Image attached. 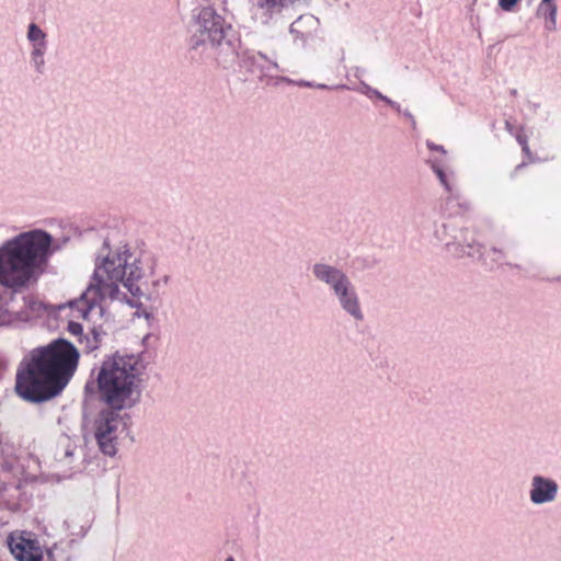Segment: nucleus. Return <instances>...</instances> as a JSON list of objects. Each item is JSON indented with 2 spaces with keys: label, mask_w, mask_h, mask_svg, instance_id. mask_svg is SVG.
Listing matches in <instances>:
<instances>
[{
  "label": "nucleus",
  "mask_w": 561,
  "mask_h": 561,
  "mask_svg": "<svg viewBox=\"0 0 561 561\" xmlns=\"http://www.w3.org/2000/svg\"><path fill=\"white\" fill-rule=\"evenodd\" d=\"M144 355L145 351L134 354L119 350L105 355L84 385V401L96 397L103 404L92 428L100 451L107 457L117 454L119 424L126 427L130 420L128 413L122 412L135 408L141 400V375L147 367Z\"/></svg>",
  "instance_id": "obj_1"
},
{
  "label": "nucleus",
  "mask_w": 561,
  "mask_h": 561,
  "mask_svg": "<svg viewBox=\"0 0 561 561\" xmlns=\"http://www.w3.org/2000/svg\"><path fill=\"white\" fill-rule=\"evenodd\" d=\"M79 360V350L65 337L33 348L19 364L16 394L33 404L59 397L75 376Z\"/></svg>",
  "instance_id": "obj_2"
},
{
  "label": "nucleus",
  "mask_w": 561,
  "mask_h": 561,
  "mask_svg": "<svg viewBox=\"0 0 561 561\" xmlns=\"http://www.w3.org/2000/svg\"><path fill=\"white\" fill-rule=\"evenodd\" d=\"M69 238L55 239L43 229H32L5 240L0 245V286L9 290V298L22 293L46 272L50 257L60 251Z\"/></svg>",
  "instance_id": "obj_3"
},
{
  "label": "nucleus",
  "mask_w": 561,
  "mask_h": 561,
  "mask_svg": "<svg viewBox=\"0 0 561 561\" xmlns=\"http://www.w3.org/2000/svg\"><path fill=\"white\" fill-rule=\"evenodd\" d=\"M241 36L227 19L214 7L207 5L194 15L193 33L188 39V54L192 60L202 61L211 49L217 65L225 64L232 57L230 48Z\"/></svg>",
  "instance_id": "obj_4"
},
{
  "label": "nucleus",
  "mask_w": 561,
  "mask_h": 561,
  "mask_svg": "<svg viewBox=\"0 0 561 561\" xmlns=\"http://www.w3.org/2000/svg\"><path fill=\"white\" fill-rule=\"evenodd\" d=\"M102 265L110 268L107 272L108 280H121L123 286L129 291L131 298L126 294L123 295V300L134 309L142 307L139 300L145 293L142 285H147L142 279L146 276L142 262V253L131 252L128 244L119 247L116 251H112L108 239L103 241L101 248Z\"/></svg>",
  "instance_id": "obj_5"
},
{
  "label": "nucleus",
  "mask_w": 561,
  "mask_h": 561,
  "mask_svg": "<svg viewBox=\"0 0 561 561\" xmlns=\"http://www.w3.org/2000/svg\"><path fill=\"white\" fill-rule=\"evenodd\" d=\"M230 50L232 55V57H229L230 60L226 64L224 61L218 64L222 69L232 70L234 72L239 71L255 77L261 83L266 85H278L279 82H291L289 78L275 76L274 72L279 71L278 64L261 51L244 47L241 42V36Z\"/></svg>",
  "instance_id": "obj_6"
},
{
  "label": "nucleus",
  "mask_w": 561,
  "mask_h": 561,
  "mask_svg": "<svg viewBox=\"0 0 561 561\" xmlns=\"http://www.w3.org/2000/svg\"><path fill=\"white\" fill-rule=\"evenodd\" d=\"M102 265V253L101 251L96 254L95 257V268L92 274L91 282L85 290L80 295L79 298L72 299L68 302L70 308H77L80 312L82 319L87 320L90 312L94 308H99L100 316L103 317L105 313V308L101 304V301L108 297L112 300L116 299L119 294V280H110L106 282L101 272L107 277V272L110 268Z\"/></svg>",
  "instance_id": "obj_7"
},
{
  "label": "nucleus",
  "mask_w": 561,
  "mask_h": 561,
  "mask_svg": "<svg viewBox=\"0 0 561 561\" xmlns=\"http://www.w3.org/2000/svg\"><path fill=\"white\" fill-rule=\"evenodd\" d=\"M468 232H469V230L467 228L461 229L459 232V236H454L453 241L446 242L447 250L449 252H454L459 257H462L466 255V256H469L472 259L483 260V264L490 271H494L503 264H505L510 267L520 268V265H518V264H512L508 262H504L503 260L505 257V254L501 249H499L496 247H493L491 249L492 253L494 254V257H492L490 261H488L486 259H483V253H482L483 245L481 243H478L473 238L469 239L467 236Z\"/></svg>",
  "instance_id": "obj_8"
},
{
  "label": "nucleus",
  "mask_w": 561,
  "mask_h": 561,
  "mask_svg": "<svg viewBox=\"0 0 561 561\" xmlns=\"http://www.w3.org/2000/svg\"><path fill=\"white\" fill-rule=\"evenodd\" d=\"M300 0H250L252 18L263 26H276L291 19Z\"/></svg>",
  "instance_id": "obj_9"
},
{
  "label": "nucleus",
  "mask_w": 561,
  "mask_h": 561,
  "mask_svg": "<svg viewBox=\"0 0 561 561\" xmlns=\"http://www.w3.org/2000/svg\"><path fill=\"white\" fill-rule=\"evenodd\" d=\"M332 291L336 297L340 307L345 313L352 317L355 321L364 320V313L360 307L358 294L350 278H346Z\"/></svg>",
  "instance_id": "obj_10"
},
{
  "label": "nucleus",
  "mask_w": 561,
  "mask_h": 561,
  "mask_svg": "<svg viewBox=\"0 0 561 561\" xmlns=\"http://www.w3.org/2000/svg\"><path fill=\"white\" fill-rule=\"evenodd\" d=\"M320 32V20L312 14L299 15L290 25L289 33L294 42H300L302 46L314 41Z\"/></svg>",
  "instance_id": "obj_11"
},
{
  "label": "nucleus",
  "mask_w": 561,
  "mask_h": 561,
  "mask_svg": "<svg viewBox=\"0 0 561 561\" xmlns=\"http://www.w3.org/2000/svg\"><path fill=\"white\" fill-rule=\"evenodd\" d=\"M558 491L559 485L556 480L536 474L531 478L529 499L535 505L551 503L556 500Z\"/></svg>",
  "instance_id": "obj_12"
},
{
  "label": "nucleus",
  "mask_w": 561,
  "mask_h": 561,
  "mask_svg": "<svg viewBox=\"0 0 561 561\" xmlns=\"http://www.w3.org/2000/svg\"><path fill=\"white\" fill-rule=\"evenodd\" d=\"M427 163L431 165L432 171L435 173L437 179L439 180V183L444 186L445 191L449 194L446 198V204L451 205L456 203L459 208H461L463 211L468 210L470 205L468 202L462 199L459 191L454 190L449 179L448 174L444 169V165L440 160L438 159H428Z\"/></svg>",
  "instance_id": "obj_13"
},
{
  "label": "nucleus",
  "mask_w": 561,
  "mask_h": 561,
  "mask_svg": "<svg viewBox=\"0 0 561 561\" xmlns=\"http://www.w3.org/2000/svg\"><path fill=\"white\" fill-rule=\"evenodd\" d=\"M312 274L318 280L327 284L331 290L348 278L342 270L325 263L313 264Z\"/></svg>",
  "instance_id": "obj_14"
},
{
  "label": "nucleus",
  "mask_w": 561,
  "mask_h": 561,
  "mask_svg": "<svg viewBox=\"0 0 561 561\" xmlns=\"http://www.w3.org/2000/svg\"><path fill=\"white\" fill-rule=\"evenodd\" d=\"M557 13L556 0H541L536 10L537 18L545 20V28L549 32L557 30Z\"/></svg>",
  "instance_id": "obj_15"
},
{
  "label": "nucleus",
  "mask_w": 561,
  "mask_h": 561,
  "mask_svg": "<svg viewBox=\"0 0 561 561\" xmlns=\"http://www.w3.org/2000/svg\"><path fill=\"white\" fill-rule=\"evenodd\" d=\"M106 335L107 333L103 329V325H93L89 333H84L82 339H78V342L83 345V352L90 354L101 347L103 339Z\"/></svg>",
  "instance_id": "obj_16"
},
{
  "label": "nucleus",
  "mask_w": 561,
  "mask_h": 561,
  "mask_svg": "<svg viewBox=\"0 0 561 561\" xmlns=\"http://www.w3.org/2000/svg\"><path fill=\"white\" fill-rule=\"evenodd\" d=\"M19 466V460L14 454V447L0 439V470L12 473Z\"/></svg>",
  "instance_id": "obj_17"
},
{
  "label": "nucleus",
  "mask_w": 561,
  "mask_h": 561,
  "mask_svg": "<svg viewBox=\"0 0 561 561\" xmlns=\"http://www.w3.org/2000/svg\"><path fill=\"white\" fill-rule=\"evenodd\" d=\"M41 547L36 540L22 539L20 542L11 546V552L18 561H26L30 559Z\"/></svg>",
  "instance_id": "obj_18"
},
{
  "label": "nucleus",
  "mask_w": 561,
  "mask_h": 561,
  "mask_svg": "<svg viewBox=\"0 0 561 561\" xmlns=\"http://www.w3.org/2000/svg\"><path fill=\"white\" fill-rule=\"evenodd\" d=\"M379 264V260L375 255H357L350 262L353 272L360 273L373 270Z\"/></svg>",
  "instance_id": "obj_19"
},
{
  "label": "nucleus",
  "mask_w": 561,
  "mask_h": 561,
  "mask_svg": "<svg viewBox=\"0 0 561 561\" xmlns=\"http://www.w3.org/2000/svg\"><path fill=\"white\" fill-rule=\"evenodd\" d=\"M47 50V45L37 44V46H32L31 51V62L34 67V70L38 75H43L45 71V53Z\"/></svg>",
  "instance_id": "obj_20"
},
{
  "label": "nucleus",
  "mask_w": 561,
  "mask_h": 561,
  "mask_svg": "<svg viewBox=\"0 0 561 561\" xmlns=\"http://www.w3.org/2000/svg\"><path fill=\"white\" fill-rule=\"evenodd\" d=\"M26 37L32 46L48 45L47 34L34 22L28 24Z\"/></svg>",
  "instance_id": "obj_21"
},
{
  "label": "nucleus",
  "mask_w": 561,
  "mask_h": 561,
  "mask_svg": "<svg viewBox=\"0 0 561 561\" xmlns=\"http://www.w3.org/2000/svg\"><path fill=\"white\" fill-rule=\"evenodd\" d=\"M360 92L364 93L369 99L376 98L383 102L387 95L382 94L379 90L370 87L369 84L362 82L360 83Z\"/></svg>",
  "instance_id": "obj_22"
},
{
  "label": "nucleus",
  "mask_w": 561,
  "mask_h": 561,
  "mask_svg": "<svg viewBox=\"0 0 561 561\" xmlns=\"http://www.w3.org/2000/svg\"><path fill=\"white\" fill-rule=\"evenodd\" d=\"M535 0H528V3H533ZM520 0H497V5L504 12H514Z\"/></svg>",
  "instance_id": "obj_23"
},
{
  "label": "nucleus",
  "mask_w": 561,
  "mask_h": 561,
  "mask_svg": "<svg viewBox=\"0 0 561 561\" xmlns=\"http://www.w3.org/2000/svg\"><path fill=\"white\" fill-rule=\"evenodd\" d=\"M67 331L70 334L78 336V339H82V335H84L83 325L77 321H69L67 325Z\"/></svg>",
  "instance_id": "obj_24"
},
{
  "label": "nucleus",
  "mask_w": 561,
  "mask_h": 561,
  "mask_svg": "<svg viewBox=\"0 0 561 561\" xmlns=\"http://www.w3.org/2000/svg\"><path fill=\"white\" fill-rule=\"evenodd\" d=\"M515 139L516 141L518 142V145L520 147H524V146H527L528 145V137L527 135L524 133V127L523 126H519L518 127V130H516L515 133Z\"/></svg>",
  "instance_id": "obj_25"
},
{
  "label": "nucleus",
  "mask_w": 561,
  "mask_h": 561,
  "mask_svg": "<svg viewBox=\"0 0 561 561\" xmlns=\"http://www.w3.org/2000/svg\"><path fill=\"white\" fill-rule=\"evenodd\" d=\"M148 263V271H149V275H154L156 273V267H157V264H158V257L154 255V254H150L148 257L145 259Z\"/></svg>",
  "instance_id": "obj_26"
},
{
  "label": "nucleus",
  "mask_w": 561,
  "mask_h": 561,
  "mask_svg": "<svg viewBox=\"0 0 561 561\" xmlns=\"http://www.w3.org/2000/svg\"><path fill=\"white\" fill-rule=\"evenodd\" d=\"M383 102H385L387 105H389L391 108H393V110H394L397 113H399V114H402V112L404 111V110H402V108H401V105H400L398 102H396V101L391 100V99H390V98H388V96H386V98H385Z\"/></svg>",
  "instance_id": "obj_27"
},
{
  "label": "nucleus",
  "mask_w": 561,
  "mask_h": 561,
  "mask_svg": "<svg viewBox=\"0 0 561 561\" xmlns=\"http://www.w3.org/2000/svg\"><path fill=\"white\" fill-rule=\"evenodd\" d=\"M75 449H76V446L71 443H68L67 447L65 448V451H64V458L61 460L71 459L75 455Z\"/></svg>",
  "instance_id": "obj_28"
},
{
  "label": "nucleus",
  "mask_w": 561,
  "mask_h": 561,
  "mask_svg": "<svg viewBox=\"0 0 561 561\" xmlns=\"http://www.w3.org/2000/svg\"><path fill=\"white\" fill-rule=\"evenodd\" d=\"M426 147L431 150V151H438V152H442V153H446V150L444 148V146L442 145H436L435 142H433L432 140H426Z\"/></svg>",
  "instance_id": "obj_29"
},
{
  "label": "nucleus",
  "mask_w": 561,
  "mask_h": 561,
  "mask_svg": "<svg viewBox=\"0 0 561 561\" xmlns=\"http://www.w3.org/2000/svg\"><path fill=\"white\" fill-rule=\"evenodd\" d=\"M291 82L290 83H295L296 85L298 87H304V88H314L316 85V82L314 81H307V80H298V81H294L291 79H289Z\"/></svg>",
  "instance_id": "obj_30"
},
{
  "label": "nucleus",
  "mask_w": 561,
  "mask_h": 561,
  "mask_svg": "<svg viewBox=\"0 0 561 561\" xmlns=\"http://www.w3.org/2000/svg\"><path fill=\"white\" fill-rule=\"evenodd\" d=\"M505 129L510 135L515 136V133H516V130H518V127H516L514 124H512L511 121L506 119L505 121Z\"/></svg>",
  "instance_id": "obj_31"
},
{
  "label": "nucleus",
  "mask_w": 561,
  "mask_h": 561,
  "mask_svg": "<svg viewBox=\"0 0 561 561\" xmlns=\"http://www.w3.org/2000/svg\"><path fill=\"white\" fill-rule=\"evenodd\" d=\"M314 88L319 89V90H332V89L346 88V87L344 84L336 85V87H331V85H328V84H324V83H316Z\"/></svg>",
  "instance_id": "obj_32"
},
{
  "label": "nucleus",
  "mask_w": 561,
  "mask_h": 561,
  "mask_svg": "<svg viewBox=\"0 0 561 561\" xmlns=\"http://www.w3.org/2000/svg\"><path fill=\"white\" fill-rule=\"evenodd\" d=\"M402 115H403L405 118H408V119L410 121V123H411L412 127H413V128H415V126H416V121H415L414 116L412 115V113H411L409 110H404V111L402 112Z\"/></svg>",
  "instance_id": "obj_33"
},
{
  "label": "nucleus",
  "mask_w": 561,
  "mask_h": 561,
  "mask_svg": "<svg viewBox=\"0 0 561 561\" xmlns=\"http://www.w3.org/2000/svg\"><path fill=\"white\" fill-rule=\"evenodd\" d=\"M26 561H44L42 549L36 551L30 559H26Z\"/></svg>",
  "instance_id": "obj_34"
},
{
  "label": "nucleus",
  "mask_w": 561,
  "mask_h": 561,
  "mask_svg": "<svg viewBox=\"0 0 561 561\" xmlns=\"http://www.w3.org/2000/svg\"><path fill=\"white\" fill-rule=\"evenodd\" d=\"M169 280H170V276L165 275V276H163V278H161V279L153 280V282H152V286H153V287H159L161 283H163V284H168V283H169Z\"/></svg>",
  "instance_id": "obj_35"
},
{
  "label": "nucleus",
  "mask_w": 561,
  "mask_h": 561,
  "mask_svg": "<svg viewBox=\"0 0 561 561\" xmlns=\"http://www.w3.org/2000/svg\"><path fill=\"white\" fill-rule=\"evenodd\" d=\"M522 151L528 158L529 161H534L533 153H531L530 148H529L528 145L522 147Z\"/></svg>",
  "instance_id": "obj_36"
},
{
  "label": "nucleus",
  "mask_w": 561,
  "mask_h": 561,
  "mask_svg": "<svg viewBox=\"0 0 561 561\" xmlns=\"http://www.w3.org/2000/svg\"><path fill=\"white\" fill-rule=\"evenodd\" d=\"M529 107L533 110V111H537L539 107H540V104L539 103H534V102H529L528 103Z\"/></svg>",
  "instance_id": "obj_37"
},
{
  "label": "nucleus",
  "mask_w": 561,
  "mask_h": 561,
  "mask_svg": "<svg viewBox=\"0 0 561 561\" xmlns=\"http://www.w3.org/2000/svg\"><path fill=\"white\" fill-rule=\"evenodd\" d=\"M46 556H47L48 561H51V560H53V558H54V552H53V550H51V549H47V551H46Z\"/></svg>",
  "instance_id": "obj_38"
},
{
  "label": "nucleus",
  "mask_w": 561,
  "mask_h": 561,
  "mask_svg": "<svg viewBox=\"0 0 561 561\" xmlns=\"http://www.w3.org/2000/svg\"><path fill=\"white\" fill-rule=\"evenodd\" d=\"M88 533V528H84L83 526H81V529L79 530V535L80 537H84Z\"/></svg>",
  "instance_id": "obj_39"
},
{
  "label": "nucleus",
  "mask_w": 561,
  "mask_h": 561,
  "mask_svg": "<svg viewBox=\"0 0 561 561\" xmlns=\"http://www.w3.org/2000/svg\"><path fill=\"white\" fill-rule=\"evenodd\" d=\"M149 337H150V334H147V335H145V336L142 337V340H141V344H142V346H146L147 341L149 340Z\"/></svg>",
  "instance_id": "obj_40"
},
{
  "label": "nucleus",
  "mask_w": 561,
  "mask_h": 561,
  "mask_svg": "<svg viewBox=\"0 0 561 561\" xmlns=\"http://www.w3.org/2000/svg\"><path fill=\"white\" fill-rule=\"evenodd\" d=\"M448 229H449V226H448V225H446V224H443V225H442V230H443V233H444V234H447V230H448Z\"/></svg>",
  "instance_id": "obj_41"
},
{
  "label": "nucleus",
  "mask_w": 561,
  "mask_h": 561,
  "mask_svg": "<svg viewBox=\"0 0 561 561\" xmlns=\"http://www.w3.org/2000/svg\"><path fill=\"white\" fill-rule=\"evenodd\" d=\"M142 317H145L146 319H150V318H152V313L148 312V311H144Z\"/></svg>",
  "instance_id": "obj_42"
},
{
  "label": "nucleus",
  "mask_w": 561,
  "mask_h": 561,
  "mask_svg": "<svg viewBox=\"0 0 561 561\" xmlns=\"http://www.w3.org/2000/svg\"><path fill=\"white\" fill-rule=\"evenodd\" d=\"M225 561H236V559L232 556H229L225 559Z\"/></svg>",
  "instance_id": "obj_43"
},
{
  "label": "nucleus",
  "mask_w": 561,
  "mask_h": 561,
  "mask_svg": "<svg viewBox=\"0 0 561 561\" xmlns=\"http://www.w3.org/2000/svg\"><path fill=\"white\" fill-rule=\"evenodd\" d=\"M435 233H436L437 238L442 239L440 230H439V229H437V230L435 231Z\"/></svg>",
  "instance_id": "obj_44"
},
{
  "label": "nucleus",
  "mask_w": 561,
  "mask_h": 561,
  "mask_svg": "<svg viewBox=\"0 0 561 561\" xmlns=\"http://www.w3.org/2000/svg\"><path fill=\"white\" fill-rule=\"evenodd\" d=\"M511 94L516 95V94H517V90H515V89H514V90H512V91H511Z\"/></svg>",
  "instance_id": "obj_45"
},
{
  "label": "nucleus",
  "mask_w": 561,
  "mask_h": 561,
  "mask_svg": "<svg viewBox=\"0 0 561 561\" xmlns=\"http://www.w3.org/2000/svg\"><path fill=\"white\" fill-rule=\"evenodd\" d=\"M524 165H525V163L523 162V163H520V164H518V165H517V169H520V168H523Z\"/></svg>",
  "instance_id": "obj_46"
}]
</instances>
